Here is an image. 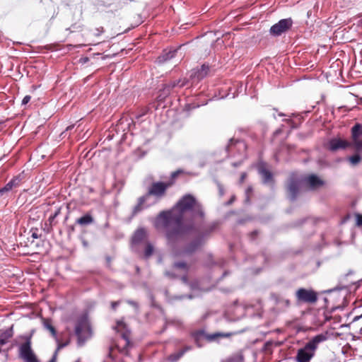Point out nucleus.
Here are the masks:
<instances>
[{"instance_id": "nucleus-1", "label": "nucleus", "mask_w": 362, "mask_h": 362, "mask_svg": "<svg viewBox=\"0 0 362 362\" xmlns=\"http://www.w3.org/2000/svg\"><path fill=\"white\" fill-rule=\"evenodd\" d=\"M206 213L202 203L194 196H182V255H191L202 245L214 230L205 226Z\"/></svg>"}, {"instance_id": "nucleus-2", "label": "nucleus", "mask_w": 362, "mask_h": 362, "mask_svg": "<svg viewBox=\"0 0 362 362\" xmlns=\"http://www.w3.org/2000/svg\"><path fill=\"white\" fill-rule=\"evenodd\" d=\"M155 226L165 231L168 255L173 261V268L181 270V199L172 209L157 215Z\"/></svg>"}, {"instance_id": "nucleus-3", "label": "nucleus", "mask_w": 362, "mask_h": 362, "mask_svg": "<svg viewBox=\"0 0 362 362\" xmlns=\"http://www.w3.org/2000/svg\"><path fill=\"white\" fill-rule=\"evenodd\" d=\"M170 183L162 181L153 182L147 188L145 194L137 199L136 204L133 207L132 216H135L143 210L157 204L166 195Z\"/></svg>"}, {"instance_id": "nucleus-4", "label": "nucleus", "mask_w": 362, "mask_h": 362, "mask_svg": "<svg viewBox=\"0 0 362 362\" xmlns=\"http://www.w3.org/2000/svg\"><path fill=\"white\" fill-rule=\"evenodd\" d=\"M327 339V334H320L310 339L303 348L298 350L295 359L296 362H310L314 357L318 344Z\"/></svg>"}, {"instance_id": "nucleus-5", "label": "nucleus", "mask_w": 362, "mask_h": 362, "mask_svg": "<svg viewBox=\"0 0 362 362\" xmlns=\"http://www.w3.org/2000/svg\"><path fill=\"white\" fill-rule=\"evenodd\" d=\"M74 332L77 337V344L83 346L86 341L92 336L91 327L85 315L78 317L75 322Z\"/></svg>"}, {"instance_id": "nucleus-6", "label": "nucleus", "mask_w": 362, "mask_h": 362, "mask_svg": "<svg viewBox=\"0 0 362 362\" xmlns=\"http://www.w3.org/2000/svg\"><path fill=\"white\" fill-rule=\"evenodd\" d=\"M302 180L296 174L292 173L289 175L286 183V191L288 198L293 202L295 201L300 190Z\"/></svg>"}, {"instance_id": "nucleus-7", "label": "nucleus", "mask_w": 362, "mask_h": 362, "mask_svg": "<svg viewBox=\"0 0 362 362\" xmlns=\"http://www.w3.org/2000/svg\"><path fill=\"white\" fill-rule=\"evenodd\" d=\"M25 341L19 346V357L24 362H39L31 347V335L23 337Z\"/></svg>"}, {"instance_id": "nucleus-8", "label": "nucleus", "mask_w": 362, "mask_h": 362, "mask_svg": "<svg viewBox=\"0 0 362 362\" xmlns=\"http://www.w3.org/2000/svg\"><path fill=\"white\" fill-rule=\"evenodd\" d=\"M148 240V233L145 228L141 227L136 229L132 236L131 247L132 250L139 253L140 252V245L146 243Z\"/></svg>"}, {"instance_id": "nucleus-9", "label": "nucleus", "mask_w": 362, "mask_h": 362, "mask_svg": "<svg viewBox=\"0 0 362 362\" xmlns=\"http://www.w3.org/2000/svg\"><path fill=\"white\" fill-rule=\"evenodd\" d=\"M295 296L300 303L314 304L318 300L317 293L312 288H300L296 291Z\"/></svg>"}, {"instance_id": "nucleus-10", "label": "nucleus", "mask_w": 362, "mask_h": 362, "mask_svg": "<svg viewBox=\"0 0 362 362\" xmlns=\"http://www.w3.org/2000/svg\"><path fill=\"white\" fill-rule=\"evenodd\" d=\"M292 25L293 20L291 18L281 19L270 28L269 33L273 36H279L289 30Z\"/></svg>"}, {"instance_id": "nucleus-11", "label": "nucleus", "mask_w": 362, "mask_h": 362, "mask_svg": "<svg viewBox=\"0 0 362 362\" xmlns=\"http://www.w3.org/2000/svg\"><path fill=\"white\" fill-rule=\"evenodd\" d=\"M327 150L336 152L339 150H344L351 146V143L339 137L331 139L325 145Z\"/></svg>"}, {"instance_id": "nucleus-12", "label": "nucleus", "mask_w": 362, "mask_h": 362, "mask_svg": "<svg viewBox=\"0 0 362 362\" xmlns=\"http://www.w3.org/2000/svg\"><path fill=\"white\" fill-rule=\"evenodd\" d=\"M308 188L310 190H316L325 185L324 180L315 174H310L305 177L303 180Z\"/></svg>"}, {"instance_id": "nucleus-13", "label": "nucleus", "mask_w": 362, "mask_h": 362, "mask_svg": "<svg viewBox=\"0 0 362 362\" xmlns=\"http://www.w3.org/2000/svg\"><path fill=\"white\" fill-rule=\"evenodd\" d=\"M272 299L274 302L276 308L280 312H286L291 305V302L288 298H284L277 293H272Z\"/></svg>"}, {"instance_id": "nucleus-14", "label": "nucleus", "mask_w": 362, "mask_h": 362, "mask_svg": "<svg viewBox=\"0 0 362 362\" xmlns=\"http://www.w3.org/2000/svg\"><path fill=\"white\" fill-rule=\"evenodd\" d=\"M23 179L22 174L14 176L4 187L0 188V196H3L5 193L10 192L13 188L18 187Z\"/></svg>"}, {"instance_id": "nucleus-15", "label": "nucleus", "mask_w": 362, "mask_h": 362, "mask_svg": "<svg viewBox=\"0 0 362 362\" xmlns=\"http://www.w3.org/2000/svg\"><path fill=\"white\" fill-rule=\"evenodd\" d=\"M116 329L117 332H121L122 338L126 341V344L128 345L130 343V331L127 329V325L123 322V320H118L117 322Z\"/></svg>"}, {"instance_id": "nucleus-16", "label": "nucleus", "mask_w": 362, "mask_h": 362, "mask_svg": "<svg viewBox=\"0 0 362 362\" xmlns=\"http://www.w3.org/2000/svg\"><path fill=\"white\" fill-rule=\"evenodd\" d=\"M362 136V124L356 123L351 129V146L353 147L361 139Z\"/></svg>"}, {"instance_id": "nucleus-17", "label": "nucleus", "mask_w": 362, "mask_h": 362, "mask_svg": "<svg viewBox=\"0 0 362 362\" xmlns=\"http://www.w3.org/2000/svg\"><path fill=\"white\" fill-rule=\"evenodd\" d=\"M237 147L246 150L247 146L243 140L232 138L229 140V142L226 147V150L227 152L230 153L233 152Z\"/></svg>"}, {"instance_id": "nucleus-18", "label": "nucleus", "mask_w": 362, "mask_h": 362, "mask_svg": "<svg viewBox=\"0 0 362 362\" xmlns=\"http://www.w3.org/2000/svg\"><path fill=\"white\" fill-rule=\"evenodd\" d=\"M259 173L262 177V181L264 184L272 183L274 184V180L272 173L265 168L264 165H261L259 168Z\"/></svg>"}, {"instance_id": "nucleus-19", "label": "nucleus", "mask_w": 362, "mask_h": 362, "mask_svg": "<svg viewBox=\"0 0 362 362\" xmlns=\"http://www.w3.org/2000/svg\"><path fill=\"white\" fill-rule=\"evenodd\" d=\"M12 327L6 329H0V346L5 345L13 336Z\"/></svg>"}, {"instance_id": "nucleus-20", "label": "nucleus", "mask_w": 362, "mask_h": 362, "mask_svg": "<svg viewBox=\"0 0 362 362\" xmlns=\"http://www.w3.org/2000/svg\"><path fill=\"white\" fill-rule=\"evenodd\" d=\"M177 52V49H170L168 50H164L163 54L158 57V60L160 62L170 60L175 57Z\"/></svg>"}, {"instance_id": "nucleus-21", "label": "nucleus", "mask_w": 362, "mask_h": 362, "mask_svg": "<svg viewBox=\"0 0 362 362\" xmlns=\"http://www.w3.org/2000/svg\"><path fill=\"white\" fill-rule=\"evenodd\" d=\"M94 222V218L90 214H86L84 216L77 218L76 220V223L78 224L81 226H88Z\"/></svg>"}, {"instance_id": "nucleus-22", "label": "nucleus", "mask_w": 362, "mask_h": 362, "mask_svg": "<svg viewBox=\"0 0 362 362\" xmlns=\"http://www.w3.org/2000/svg\"><path fill=\"white\" fill-rule=\"evenodd\" d=\"M145 247L144 250L143 257L145 259H149L154 252V246L150 241H146L144 244Z\"/></svg>"}, {"instance_id": "nucleus-23", "label": "nucleus", "mask_w": 362, "mask_h": 362, "mask_svg": "<svg viewBox=\"0 0 362 362\" xmlns=\"http://www.w3.org/2000/svg\"><path fill=\"white\" fill-rule=\"evenodd\" d=\"M182 284H184L192 292H197L199 290V284L197 281H194L190 283L185 276H182Z\"/></svg>"}, {"instance_id": "nucleus-24", "label": "nucleus", "mask_w": 362, "mask_h": 362, "mask_svg": "<svg viewBox=\"0 0 362 362\" xmlns=\"http://www.w3.org/2000/svg\"><path fill=\"white\" fill-rule=\"evenodd\" d=\"M209 72V66L208 65L203 64L200 69L195 72V76L198 79H202L206 76Z\"/></svg>"}, {"instance_id": "nucleus-25", "label": "nucleus", "mask_w": 362, "mask_h": 362, "mask_svg": "<svg viewBox=\"0 0 362 362\" xmlns=\"http://www.w3.org/2000/svg\"><path fill=\"white\" fill-rule=\"evenodd\" d=\"M43 326L46 329L49 330L51 332L52 337L57 339V331L55 328L52 325L49 320H45L43 321Z\"/></svg>"}, {"instance_id": "nucleus-26", "label": "nucleus", "mask_w": 362, "mask_h": 362, "mask_svg": "<svg viewBox=\"0 0 362 362\" xmlns=\"http://www.w3.org/2000/svg\"><path fill=\"white\" fill-rule=\"evenodd\" d=\"M180 175H181V168H178L175 171L173 172L170 174L169 179L167 181H165V182L169 183V184L170 183V187H172L175 184L176 178Z\"/></svg>"}, {"instance_id": "nucleus-27", "label": "nucleus", "mask_w": 362, "mask_h": 362, "mask_svg": "<svg viewBox=\"0 0 362 362\" xmlns=\"http://www.w3.org/2000/svg\"><path fill=\"white\" fill-rule=\"evenodd\" d=\"M181 357V350L176 351L174 354H170L168 357V361L170 362H177Z\"/></svg>"}, {"instance_id": "nucleus-28", "label": "nucleus", "mask_w": 362, "mask_h": 362, "mask_svg": "<svg viewBox=\"0 0 362 362\" xmlns=\"http://www.w3.org/2000/svg\"><path fill=\"white\" fill-rule=\"evenodd\" d=\"M349 160L351 165H356L361 162V158L358 154H354L349 158Z\"/></svg>"}, {"instance_id": "nucleus-29", "label": "nucleus", "mask_w": 362, "mask_h": 362, "mask_svg": "<svg viewBox=\"0 0 362 362\" xmlns=\"http://www.w3.org/2000/svg\"><path fill=\"white\" fill-rule=\"evenodd\" d=\"M252 194V187L251 186H249L247 187V188L245 190V194H246V199H245V202H250V197Z\"/></svg>"}, {"instance_id": "nucleus-30", "label": "nucleus", "mask_w": 362, "mask_h": 362, "mask_svg": "<svg viewBox=\"0 0 362 362\" xmlns=\"http://www.w3.org/2000/svg\"><path fill=\"white\" fill-rule=\"evenodd\" d=\"M59 213H60V209H58L56 210V211L53 214L50 215V216L48 218V221L49 222V224H51V225L52 224V222L54 221L55 218L59 214Z\"/></svg>"}, {"instance_id": "nucleus-31", "label": "nucleus", "mask_w": 362, "mask_h": 362, "mask_svg": "<svg viewBox=\"0 0 362 362\" xmlns=\"http://www.w3.org/2000/svg\"><path fill=\"white\" fill-rule=\"evenodd\" d=\"M165 275L170 279H176L178 276V274L168 270L165 272Z\"/></svg>"}, {"instance_id": "nucleus-32", "label": "nucleus", "mask_w": 362, "mask_h": 362, "mask_svg": "<svg viewBox=\"0 0 362 362\" xmlns=\"http://www.w3.org/2000/svg\"><path fill=\"white\" fill-rule=\"evenodd\" d=\"M353 147L357 152L362 151V140L357 142Z\"/></svg>"}, {"instance_id": "nucleus-33", "label": "nucleus", "mask_w": 362, "mask_h": 362, "mask_svg": "<svg viewBox=\"0 0 362 362\" xmlns=\"http://www.w3.org/2000/svg\"><path fill=\"white\" fill-rule=\"evenodd\" d=\"M69 344V341L64 342V343H58L57 348L55 350L54 352H57V354H58V351L62 349V348L66 346Z\"/></svg>"}, {"instance_id": "nucleus-34", "label": "nucleus", "mask_w": 362, "mask_h": 362, "mask_svg": "<svg viewBox=\"0 0 362 362\" xmlns=\"http://www.w3.org/2000/svg\"><path fill=\"white\" fill-rule=\"evenodd\" d=\"M30 99H31V97L30 95H25L22 100L21 105H27L30 102Z\"/></svg>"}, {"instance_id": "nucleus-35", "label": "nucleus", "mask_w": 362, "mask_h": 362, "mask_svg": "<svg viewBox=\"0 0 362 362\" xmlns=\"http://www.w3.org/2000/svg\"><path fill=\"white\" fill-rule=\"evenodd\" d=\"M127 303L129 305H132V306L134 307L136 310H138V309H139V305H138V303H137L136 302H135V301H134V300H127Z\"/></svg>"}, {"instance_id": "nucleus-36", "label": "nucleus", "mask_w": 362, "mask_h": 362, "mask_svg": "<svg viewBox=\"0 0 362 362\" xmlns=\"http://www.w3.org/2000/svg\"><path fill=\"white\" fill-rule=\"evenodd\" d=\"M259 234V232L257 230H253L251 233H249V236L251 240H255Z\"/></svg>"}, {"instance_id": "nucleus-37", "label": "nucleus", "mask_w": 362, "mask_h": 362, "mask_svg": "<svg viewBox=\"0 0 362 362\" xmlns=\"http://www.w3.org/2000/svg\"><path fill=\"white\" fill-rule=\"evenodd\" d=\"M356 225L358 226H362V215L361 214L356 215Z\"/></svg>"}, {"instance_id": "nucleus-38", "label": "nucleus", "mask_w": 362, "mask_h": 362, "mask_svg": "<svg viewBox=\"0 0 362 362\" xmlns=\"http://www.w3.org/2000/svg\"><path fill=\"white\" fill-rule=\"evenodd\" d=\"M222 362H241V359L239 358H230Z\"/></svg>"}, {"instance_id": "nucleus-39", "label": "nucleus", "mask_w": 362, "mask_h": 362, "mask_svg": "<svg viewBox=\"0 0 362 362\" xmlns=\"http://www.w3.org/2000/svg\"><path fill=\"white\" fill-rule=\"evenodd\" d=\"M247 177V173H242L240 177V183L243 184L245 182V180Z\"/></svg>"}, {"instance_id": "nucleus-40", "label": "nucleus", "mask_w": 362, "mask_h": 362, "mask_svg": "<svg viewBox=\"0 0 362 362\" xmlns=\"http://www.w3.org/2000/svg\"><path fill=\"white\" fill-rule=\"evenodd\" d=\"M89 62V58L88 57H81L79 59V63L84 64Z\"/></svg>"}, {"instance_id": "nucleus-41", "label": "nucleus", "mask_w": 362, "mask_h": 362, "mask_svg": "<svg viewBox=\"0 0 362 362\" xmlns=\"http://www.w3.org/2000/svg\"><path fill=\"white\" fill-rule=\"evenodd\" d=\"M232 333H218V334H216L215 336H219V337H229L230 336H232Z\"/></svg>"}, {"instance_id": "nucleus-42", "label": "nucleus", "mask_w": 362, "mask_h": 362, "mask_svg": "<svg viewBox=\"0 0 362 362\" xmlns=\"http://www.w3.org/2000/svg\"><path fill=\"white\" fill-rule=\"evenodd\" d=\"M357 320H361V327L359 329V334H362V315L361 316H357V317H354V321H356Z\"/></svg>"}, {"instance_id": "nucleus-43", "label": "nucleus", "mask_w": 362, "mask_h": 362, "mask_svg": "<svg viewBox=\"0 0 362 362\" xmlns=\"http://www.w3.org/2000/svg\"><path fill=\"white\" fill-rule=\"evenodd\" d=\"M119 301L112 302L111 307L113 310H115L117 308V307L119 305Z\"/></svg>"}, {"instance_id": "nucleus-44", "label": "nucleus", "mask_w": 362, "mask_h": 362, "mask_svg": "<svg viewBox=\"0 0 362 362\" xmlns=\"http://www.w3.org/2000/svg\"><path fill=\"white\" fill-rule=\"evenodd\" d=\"M57 352H54L53 356H52V358L49 360V362H56L57 361Z\"/></svg>"}, {"instance_id": "nucleus-45", "label": "nucleus", "mask_w": 362, "mask_h": 362, "mask_svg": "<svg viewBox=\"0 0 362 362\" xmlns=\"http://www.w3.org/2000/svg\"><path fill=\"white\" fill-rule=\"evenodd\" d=\"M190 349V347H187V346H182V355L187 351H189Z\"/></svg>"}, {"instance_id": "nucleus-46", "label": "nucleus", "mask_w": 362, "mask_h": 362, "mask_svg": "<svg viewBox=\"0 0 362 362\" xmlns=\"http://www.w3.org/2000/svg\"><path fill=\"white\" fill-rule=\"evenodd\" d=\"M193 296H194V295H192V294L185 295V296H182V298H183L184 297H187V298H188L191 299L192 298H193Z\"/></svg>"}, {"instance_id": "nucleus-47", "label": "nucleus", "mask_w": 362, "mask_h": 362, "mask_svg": "<svg viewBox=\"0 0 362 362\" xmlns=\"http://www.w3.org/2000/svg\"><path fill=\"white\" fill-rule=\"evenodd\" d=\"M32 237H33V238H35V239L38 238V235H37V233H33L32 234Z\"/></svg>"}, {"instance_id": "nucleus-48", "label": "nucleus", "mask_w": 362, "mask_h": 362, "mask_svg": "<svg viewBox=\"0 0 362 362\" xmlns=\"http://www.w3.org/2000/svg\"><path fill=\"white\" fill-rule=\"evenodd\" d=\"M219 190H220L221 194L222 195L223 194V187L221 186H219Z\"/></svg>"}, {"instance_id": "nucleus-49", "label": "nucleus", "mask_w": 362, "mask_h": 362, "mask_svg": "<svg viewBox=\"0 0 362 362\" xmlns=\"http://www.w3.org/2000/svg\"><path fill=\"white\" fill-rule=\"evenodd\" d=\"M182 270L183 269H185L187 268V265L185 263L182 262Z\"/></svg>"}, {"instance_id": "nucleus-50", "label": "nucleus", "mask_w": 362, "mask_h": 362, "mask_svg": "<svg viewBox=\"0 0 362 362\" xmlns=\"http://www.w3.org/2000/svg\"><path fill=\"white\" fill-rule=\"evenodd\" d=\"M74 127V126H69L67 128H66V131H69L71 130L72 128Z\"/></svg>"}, {"instance_id": "nucleus-51", "label": "nucleus", "mask_w": 362, "mask_h": 362, "mask_svg": "<svg viewBox=\"0 0 362 362\" xmlns=\"http://www.w3.org/2000/svg\"><path fill=\"white\" fill-rule=\"evenodd\" d=\"M192 25V23H188V22H187V23H182V25Z\"/></svg>"}, {"instance_id": "nucleus-52", "label": "nucleus", "mask_w": 362, "mask_h": 362, "mask_svg": "<svg viewBox=\"0 0 362 362\" xmlns=\"http://www.w3.org/2000/svg\"><path fill=\"white\" fill-rule=\"evenodd\" d=\"M189 105H186V106H185V110H189Z\"/></svg>"}, {"instance_id": "nucleus-53", "label": "nucleus", "mask_w": 362, "mask_h": 362, "mask_svg": "<svg viewBox=\"0 0 362 362\" xmlns=\"http://www.w3.org/2000/svg\"><path fill=\"white\" fill-rule=\"evenodd\" d=\"M136 271L139 272V267L136 268Z\"/></svg>"}, {"instance_id": "nucleus-54", "label": "nucleus", "mask_w": 362, "mask_h": 362, "mask_svg": "<svg viewBox=\"0 0 362 362\" xmlns=\"http://www.w3.org/2000/svg\"><path fill=\"white\" fill-rule=\"evenodd\" d=\"M71 230H74V227H71Z\"/></svg>"}]
</instances>
